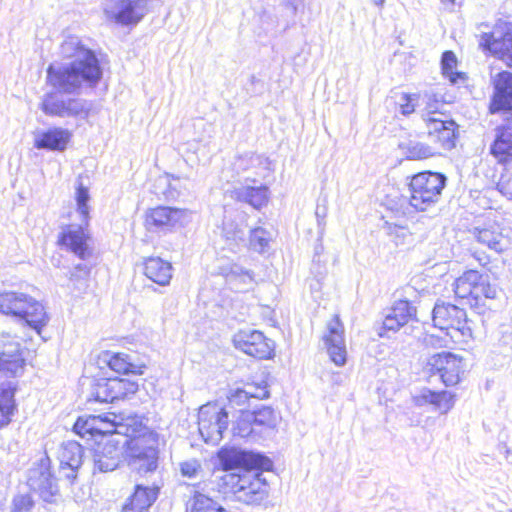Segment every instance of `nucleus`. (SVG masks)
<instances>
[{
  "label": "nucleus",
  "mask_w": 512,
  "mask_h": 512,
  "mask_svg": "<svg viewBox=\"0 0 512 512\" xmlns=\"http://www.w3.org/2000/svg\"><path fill=\"white\" fill-rule=\"evenodd\" d=\"M451 103L440 93L424 94L421 129L418 133V159L456 148L460 140V125L447 109Z\"/></svg>",
  "instance_id": "nucleus-1"
},
{
  "label": "nucleus",
  "mask_w": 512,
  "mask_h": 512,
  "mask_svg": "<svg viewBox=\"0 0 512 512\" xmlns=\"http://www.w3.org/2000/svg\"><path fill=\"white\" fill-rule=\"evenodd\" d=\"M451 287L456 302L482 316L492 311L501 293V288L488 275L474 268L464 270Z\"/></svg>",
  "instance_id": "nucleus-2"
},
{
  "label": "nucleus",
  "mask_w": 512,
  "mask_h": 512,
  "mask_svg": "<svg viewBox=\"0 0 512 512\" xmlns=\"http://www.w3.org/2000/svg\"><path fill=\"white\" fill-rule=\"evenodd\" d=\"M102 77L99 61L54 63L47 68V83L61 93H78L83 83L95 86Z\"/></svg>",
  "instance_id": "nucleus-3"
},
{
  "label": "nucleus",
  "mask_w": 512,
  "mask_h": 512,
  "mask_svg": "<svg viewBox=\"0 0 512 512\" xmlns=\"http://www.w3.org/2000/svg\"><path fill=\"white\" fill-rule=\"evenodd\" d=\"M262 471L250 470L239 473H225L217 481L218 491L226 497L232 495L245 504H258L268 494V484L262 479Z\"/></svg>",
  "instance_id": "nucleus-4"
},
{
  "label": "nucleus",
  "mask_w": 512,
  "mask_h": 512,
  "mask_svg": "<svg viewBox=\"0 0 512 512\" xmlns=\"http://www.w3.org/2000/svg\"><path fill=\"white\" fill-rule=\"evenodd\" d=\"M0 313L23 321L38 334L49 321L41 302L18 291L0 292Z\"/></svg>",
  "instance_id": "nucleus-5"
},
{
  "label": "nucleus",
  "mask_w": 512,
  "mask_h": 512,
  "mask_svg": "<svg viewBox=\"0 0 512 512\" xmlns=\"http://www.w3.org/2000/svg\"><path fill=\"white\" fill-rule=\"evenodd\" d=\"M126 442L129 465L140 475L153 473L159 462V435L146 431L138 436H132Z\"/></svg>",
  "instance_id": "nucleus-6"
},
{
  "label": "nucleus",
  "mask_w": 512,
  "mask_h": 512,
  "mask_svg": "<svg viewBox=\"0 0 512 512\" xmlns=\"http://www.w3.org/2000/svg\"><path fill=\"white\" fill-rule=\"evenodd\" d=\"M422 372L427 381L438 376L445 387H456L464 380L467 368L462 356L443 351L428 357L422 366Z\"/></svg>",
  "instance_id": "nucleus-7"
},
{
  "label": "nucleus",
  "mask_w": 512,
  "mask_h": 512,
  "mask_svg": "<svg viewBox=\"0 0 512 512\" xmlns=\"http://www.w3.org/2000/svg\"><path fill=\"white\" fill-rule=\"evenodd\" d=\"M478 47L486 55L502 61L512 70V23L497 20L477 36Z\"/></svg>",
  "instance_id": "nucleus-8"
},
{
  "label": "nucleus",
  "mask_w": 512,
  "mask_h": 512,
  "mask_svg": "<svg viewBox=\"0 0 512 512\" xmlns=\"http://www.w3.org/2000/svg\"><path fill=\"white\" fill-rule=\"evenodd\" d=\"M432 321L434 326L441 330L459 333L463 342L473 338L472 321L468 318L467 312L456 304L437 302L432 311Z\"/></svg>",
  "instance_id": "nucleus-9"
},
{
  "label": "nucleus",
  "mask_w": 512,
  "mask_h": 512,
  "mask_svg": "<svg viewBox=\"0 0 512 512\" xmlns=\"http://www.w3.org/2000/svg\"><path fill=\"white\" fill-rule=\"evenodd\" d=\"M27 485L46 503H57L61 499L58 480L51 471V460L41 457L28 470Z\"/></svg>",
  "instance_id": "nucleus-10"
},
{
  "label": "nucleus",
  "mask_w": 512,
  "mask_h": 512,
  "mask_svg": "<svg viewBox=\"0 0 512 512\" xmlns=\"http://www.w3.org/2000/svg\"><path fill=\"white\" fill-rule=\"evenodd\" d=\"M28 349L16 334L0 332V373L7 377H21L26 368Z\"/></svg>",
  "instance_id": "nucleus-11"
},
{
  "label": "nucleus",
  "mask_w": 512,
  "mask_h": 512,
  "mask_svg": "<svg viewBox=\"0 0 512 512\" xmlns=\"http://www.w3.org/2000/svg\"><path fill=\"white\" fill-rule=\"evenodd\" d=\"M218 459L225 473H239L250 470H270L273 466L272 461L260 453L241 450L234 447L222 448L218 452Z\"/></svg>",
  "instance_id": "nucleus-12"
},
{
  "label": "nucleus",
  "mask_w": 512,
  "mask_h": 512,
  "mask_svg": "<svg viewBox=\"0 0 512 512\" xmlns=\"http://www.w3.org/2000/svg\"><path fill=\"white\" fill-rule=\"evenodd\" d=\"M474 240L496 254L502 255L512 250V237L508 229L499 221L489 219L471 230Z\"/></svg>",
  "instance_id": "nucleus-13"
},
{
  "label": "nucleus",
  "mask_w": 512,
  "mask_h": 512,
  "mask_svg": "<svg viewBox=\"0 0 512 512\" xmlns=\"http://www.w3.org/2000/svg\"><path fill=\"white\" fill-rule=\"evenodd\" d=\"M228 413L217 405H203L198 413V429L202 439L212 445L218 444L228 427Z\"/></svg>",
  "instance_id": "nucleus-14"
},
{
  "label": "nucleus",
  "mask_w": 512,
  "mask_h": 512,
  "mask_svg": "<svg viewBox=\"0 0 512 512\" xmlns=\"http://www.w3.org/2000/svg\"><path fill=\"white\" fill-rule=\"evenodd\" d=\"M41 109L46 115L65 118L85 117L90 107L83 99L65 98L57 93H47L42 100Z\"/></svg>",
  "instance_id": "nucleus-15"
},
{
  "label": "nucleus",
  "mask_w": 512,
  "mask_h": 512,
  "mask_svg": "<svg viewBox=\"0 0 512 512\" xmlns=\"http://www.w3.org/2000/svg\"><path fill=\"white\" fill-rule=\"evenodd\" d=\"M138 385L124 378H101L92 387L91 397L100 403L114 402L135 394Z\"/></svg>",
  "instance_id": "nucleus-16"
},
{
  "label": "nucleus",
  "mask_w": 512,
  "mask_h": 512,
  "mask_svg": "<svg viewBox=\"0 0 512 512\" xmlns=\"http://www.w3.org/2000/svg\"><path fill=\"white\" fill-rule=\"evenodd\" d=\"M233 341L236 348L255 358L267 359L273 352V342L257 330H241Z\"/></svg>",
  "instance_id": "nucleus-17"
},
{
  "label": "nucleus",
  "mask_w": 512,
  "mask_h": 512,
  "mask_svg": "<svg viewBox=\"0 0 512 512\" xmlns=\"http://www.w3.org/2000/svg\"><path fill=\"white\" fill-rule=\"evenodd\" d=\"M345 330L338 315L327 324V333L323 336L330 360L337 366H343L347 360Z\"/></svg>",
  "instance_id": "nucleus-18"
},
{
  "label": "nucleus",
  "mask_w": 512,
  "mask_h": 512,
  "mask_svg": "<svg viewBox=\"0 0 512 512\" xmlns=\"http://www.w3.org/2000/svg\"><path fill=\"white\" fill-rule=\"evenodd\" d=\"M122 447L114 437H106L97 443L93 452L94 472L106 473L115 470L121 461Z\"/></svg>",
  "instance_id": "nucleus-19"
},
{
  "label": "nucleus",
  "mask_w": 512,
  "mask_h": 512,
  "mask_svg": "<svg viewBox=\"0 0 512 512\" xmlns=\"http://www.w3.org/2000/svg\"><path fill=\"white\" fill-rule=\"evenodd\" d=\"M456 395L447 390H427L422 393L418 406L420 415L429 417L433 413L436 417L447 414L455 404Z\"/></svg>",
  "instance_id": "nucleus-20"
},
{
  "label": "nucleus",
  "mask_w": 512,
  "mask_h": 512,
  "mask_svg": "<svg viewBox=\"0 0 512 512\" xmlns=\"http://www.w3.org/2000/svg\"><path fill=\"white\" fill-rule=\"evenodd\" d=\"M108 19L122 25H135L147 12L146 0H118L116 8L104 9Z\"/></svg>",
  "instance_id": "nucleus-21"
},
{
  "label": "nucleus",
  "mask_w": 512,
  "mask_h": 512,
  "mask_svg": "<svg viewBox=\"0 0 512 512\" xmlns=\"http://www.w3.org/2000/svg\"><path fill=\"white\" fill-rule=\"evenodd\" d=\"M84 449L76 441L63 442L58 449L60 473L70 482L77 478L83 463Z\"/></svg>",
  "instance_id": "nucleus-22"
},
{
  "label": "nucleus",
  "mask_w": 512,
  "mask_h": 512,
  "mask_svg": "<svg viewBox=\"0 0 512 512\" xmlns=\"http://www.w3.org/2000/svg\"><path fill=\"white\" fill-rule=\"evenodd\" d=\"M494 93L489 105L491 113H512V72L502 70L493 79Z\"/></svg>",
  "instance_id": "nucleus-23"
},
{
  "label": "nucleus",
  "mask_w": 512,
  "mask_h": 512,
  "mask_svg": "<svg viewBox=\"0 0 512 512\" xmlns=\"http://www.w3.org/2000/svg\"><path fill=\"white\" fill-rule=\"evenodd\" d=\"M446 184L444 174L432 171L418 172V199L425 205L439 200Z\"/></svg>",
  "instance_id": "nucleus-24"
},
{
  "label": "nucleus",
  "mask_w": 512,
  "mask_h": 512,
  "mask_svg": "<svg viewBox=\"0 0 512 512\" xmlns=\"http://www.w3.org/2000/svg\"><path fill=\"white\" fill-rule=\"evenodd\" d=\"M489 152L498 164L507 166L512 163V122L496 128Z\"/></svg>",
  "instance_id": "nucleus-25"
},
{
  "label": "nucleus",
  "mask_w": 512,
  "mask_h": 512,
  "mask_svg": "<svg viewBox=\"0 0 512 512\" xmlns=\"http://www.w3.org/2000/svg\"><path fill=\"white\" fill-rule=\"evenodd\" d=\"M87 239L82 225H70L61 233L59 242L79 258L86 259L91 254Z\"/></svg>",
  "instance_id": "nucleus-26"
},
{
  "label": "nucleus",
  "mask_w": 512,
  "mask_h": 512,
  "mask_svg": "<svg viewBox=\"0 0 512 512\" xmlns=\"http://www.w3.org/2000/svg\"><path fill=\"white\" fill-rule=\"evenodd\" d=\"M71 132L67 129L55 127L39 133L35 137L34 146L37 149L64 151L71 139Z\"/></svg>",
  "instance_id": "nucleus-27"
},
{
  "label": "nucleus",
  "mask_w": 512,
  "mask_h": 512,
  "mask_svg": "<svg viewBox=\"0 0 512 512\" xmlns=\"http://www.w3.org/2000/svg\"><path fill=\"white\" fill-rule=\"evenodd\" d=\"M185 211L181 209L160 206L151 209L146 216L148 228H169L175 226L184 217Z\"/></svg>",
  "instance_id": "nucleus-28"
},
{
  "label": "nucleus",
  "mask_w": 512,
  "mask_h": 512,
  "mask_svg": "<svg viewBox=\"0 0 512 512\" xmlns=\"http://www.w3.org/2000/svg\"><path fill=\"white\" fill-rule=\"evenodd\" d=\"M16 389V384L13 382L0 381V429L9 425L17 411Z\"/></svg>",
  "instance_id": "nucleus-29"
},
{
  "label": "nucleus",
  "mask_w": 512,
  "mask_h": 512,
  "mask_svg": "<svg viewBox=\"0 0 512 512\" xmlns=\"http://www.w3.org/2000/svg\"><path fill=\"white\" fill-rule=\"evenodd\" d=\"M158 489L137 485L133 495L123 507V512H149L157 499Z\"/></svg>",
  "instance_id": "nucleus-30"
},
{
  "label": "nucleus",
  "mask_w": 512,
  "mask_h": 512,
  "mask_svg": "<svg viewBox=\"0 0 512 512\" xmlns=\"http://www.w3.org/2000/svg\"><path fill=\"white\" fill-rule=\"evenodd\" d=\"M172 265L160 257H150L144 261V274L154 283L166 286L172 278Z\"/></svg>",
  "instance_id": "nucleus-31"
},
{
  "label": "nucleus",
  "mask_w": 512,
  "mask_h": 512,
  "mask_svg": "<svg viewBox=\"0 0 512 512\" xmlns=\"http://www.w3.org/2000/svg\"><path fill=\"white\" fill-rule=\"evenodd\" d=\"M60 54L64 58H75L73 62H88L90 58L99 61L93 51L81 44L77 36H69L62 42Z\"/></svg>",
  "instance_id": "nucleus-32"
},
{
  "label": "nucleus",
  "mask_w": 512,
  "mask_h": 512,
  "mask_svg": "<svg viewBox=\"0 0 512 512\" xmlns=\"http://www.w3.org/2000/svg\"><path fill=\"white\" fill-rule=\"evenodd\" d=\"M233 197L259 209L268 201V188L262 185L258 187L249 185L237 187L233 191Z\"/></svg>",
  "instance_id": "nucleus-33"
},
{
  "label": "nucleus",
  "mask_w": 512,
  "mask_h": 512,
  "mask_svg": "<svg viewBox=\"0 0 512 512\" xmlns=\"http://www.w3.org/2000/svg\"><path fill=\"white\" fill-rule=\"evenodd\" d=\"M98 419L97 425L104 430H110L109 432H102L101 435H109L108 437H113L114 434H123L127 436H131V433L136 432V429L132 427V424H135L134 418L128 417L126 419V423H124V419L120 416L113 415V418L105 416H96Z\"/></svg>",
  "instance_id": "nucleus-34"
},
{
  "label": "nucleus",
  "mask_w": 512,
  "mask_h": 512,
  "mask_svg": "<svg viewBox=\"0 0 512 512\" xmlns=\"http://www.w3.org/2000/svg\"><path fill=\"white\" fill-rule=\"evenodd\" d=\"M441 73L453 85L464 84L468 80L466 72L457 71L458 58L451 50H446L441 56Z\"/></svg>",
  "instance_id": "nucleus-35"
},
{
  "label": "nucleus",
  "mask_w": 512,
  "mask_h": 512,
  "mask_svg": "<svg viewBox=\"0 0 512 512\" xmlns=\"http://www.w3.org/2000/svg\"><path fill=\"white\" fill-rule=\"evenodd\" d=\"M189 512H228L222 505L218 504L212 498L202 494L195 493L189 501Z\"/></svg>",
  "instance_id": "nucleus-36"
},
{
  "label": "nucleus",
  "mask_w": 512,
  "mask_h": 512,
  "mask_svg": "<svg viewBox=\"0 0 512 512\" xmlns=\"http://www.w3.org/2000/svg\"><path fill=\"white\" fill-rule=\"evenodd\" d=\"M248 417L252 419L255 426H264L267 428H274L277 424V414L268 406H263L253 412H248Z\"/></svg>",
  "instance_id": "nucleus-37"
},
{
  "label": "nucleus",
  "mask_w": 512,
  "mask_h": 512,
  "mask_svg": "<svg viewBox=\"0 0 512 512\" xmlns=\"http://www.w3.org/2000/svg\"><path fill=\"white\" fill-rule=\"evenodd\" d=\"M107 364L111 370L117 373H141L140 371L137 370L138 367L129 361L128 355L123 353H115L109 355Z\"/></svg>",
  "instance_id": "nucleus-38"
},
{
  "label": "nucleus",
  "mask_w": 512,
  "mask_h": 512,
  "mask_svg": "<svg viewBox=\"0 0 512 512\" xmlns=\"http://www.w3.org/2000/svg\"><path fill=\"white\" fill-rule=\"evenodd\" d=\"M264 159L255 154H245L235 158L232 166L237 174L248 172L250 169L256 168L263 163Z\"/></svg>",
  "instance_id": "nucleus-39"
},
{
  "label": "nucleus",
  "mask_w": 512,
  "mask_h": 512,
  "mask_svg": "<svg viewBox=\"0 0 512 512\" xmlns=\"http://www.w3.org/2000/svg\"><path fill=\"white\" fill-rule=\"evenodd\" d=\"M97 421H98V419L96 418V416H91L86 419L79 417L77 419V421L75 422L73 429L77 434H79L81 436H84L85 434L94 435L96 433L110 431V430H104L103 428L99 427L97 425Z\"/></svg>",
  "instance_id": "nucleus-40"
},
{
  "label": "nucleus",
  "mask_w": 512,
  "mask_h": 512,
  "mask_svg": "<svg viewBox=\"0 0 512 512\" xmlns=\"http://www.w3.org/2000/svg\"><path fill=\"white\" fill-rule=\"evenodd\" d=\"M270 234L263 228L257 227L250 231V247L256 252L262 253L268 247Z\"/></svg>",
  "instance_id": "nucleus-41"
},
{
  "label": "nucleus",
  "mask_w": 512,
  "mask_h": 512,
  "mask_svg": "<svg viewBox=\"0 0 512 512\" xmlns=\"http://www.w3.org/2000/svg\"><path fill=\"white\" fill-rule=\"evenodd\" d=\"M90 199L88 188L81 182L76 188L77 211L82 217V222L87 225L89 217L88 201Z\"/></svg>",
  "instance_id": "nucleus-42"
},
{
  "label": "nucleus",
  "mask_w": 512,
  "mask_h": 512,
  "mask_svg": "<svg viewBox=\"0 0 512 512\" xmlns=\"http://www.w3.org/2000/svg\"><path fill=\"white\" fill-rule=\"evenodd\" d=\"M179 471L183 477L195 479L202 476L203 467L200 460L190 458L179 463Z\"/></svg>",
  "instance_id": "nucleus-43"
},
{
  "label": "nucleus",
  "mask_w": 512,
  "mask_h": 512,
  "mask_svg": "<svg viewBox=\"0 0 512 512\" xmlns=\"http://www.w3.org/2000/svg\"><path fill=\"white\" fill-rule=\"evenodd\" d=\"M254 426L252 419L248 417V412H245L233 426V434L241 438H246L252 434Z\"/></svg>",
  "instance_id": "nucleus-44"
},
{
  "label": "nucleus",
  "mask_w": 512,
  "mask_h": 512,
  "mask_svg": "<svg viewBox=\"0 0 512 512\" xmlns=\"http://www.w3.org/2000/svg\"><path fill=\"white\" fill-rule=\"evenodd\" d=\"M34 501L29 494H19L13 498L11 512H30Z\"/></svg>",
  "instance_id": "nucleus-45"
},
{
  "label": "nucleus",
  "mask_w": 512,
  "mask_h": 512,
  "mask_svg": "<svg viewBox=\"0 0 512 512\" xmlns=\"http://www.w3.org/2000/svg\"><path fill=\"white\" fill-rule=\"evenodd\" d=\"M497 190L508 199L512 200V173L505 170L496 183Z\"/></svg>",
  "instance_id": "nucleus-46"
},
{
  "label": "nucleus",
  "mask_w": 512,
  "mask_h": 512,
  "mask_svg": "<svg viewBox=\"0 0 512 512\" xmlns=\"http://www.w3.org/2000/svg\"><path fill=\"white\" fill-rule=\"evenodd\" d=\"M390 313L398 317L399 321L404 322L406 324L408 322V319L411 317L410 303L406 300H399L392 307Z\"/></svg>",
  "instance_id": "nucleus-47"
},
{
  "label": "nucleus",
  "mask_w": 512,
  "mask_h": 512,
  "mask_svg": "<svg viewBox=\"0 0 512 512\" xmlns=\"http://www.w3.org/2000/svg\"><path fill=\"white\" fill-rule=\"evenodd\" d=\"M227 277L230 282L238 281L239 278H247L248 283H254L253 271L247 270L236 264L231 267L230 273Z\"/></svg>",
  "instance_id": "nucleus-48"
},
{
  "label": "nucleus",
  "mask_w": 512,
  "mask_h": 512,
  "mask_svg": "<svg viewBox=\"0 0 512 512\" xmlns=\"http://www.w3.org/2000/svg\"><path fill=\"white\" fill-rule=\"evenodd\" d=\"M247 391L251 392V398L265 399L269 397V391L265 382L261 384H248Z\"/></svg>",
  "instance_id": "nucleus-49"
},
{
  "label": "nucleus",
  "mask_w": 512,
  "mask_h": 512,
  "mask_svg": "<svg viewBox=\"0 0 512 512\" xmlns=\"http://www.w3.org/2000/svg\"><path fill=\"white\" fill-rule=\"evenodd\" d=\"M471 256L483 268L491 263V256L483 250L473 249L471 250Z\"/></svg>",
  "instance_id": "nucleus-50"
},
{
  "label": "nucleus",
  "mask_w": 512,
  "mask_h": 512,
  "mask_svg": "<svg viewBox=\"0 0 512 512\" xmlns=\"http://www.w3.org/2000/svg\"><path fill=\"white\" fill-rule=\"evenodd\" d=\"M403 325H405V323L399 321L398 317L394 316L392 313L387 314L383 321V329L387 331H396Z\"/></svg>",
  "instance_id": "nucleus-51"
},
{
  "label": "nucleus",
  "mask_w": 512,
  "mask_h": 512,
  "mask_svg": "<svg viewBox=\"0 0 512 512\" xmlns=\"http://www.w3.org/2000/svg\"><path fill=\"white\" fill-rule=\"evenodd\" d=\"M251 392L247 391L246 387L244 389H236L230 396V401L236 404L245 403L250 397Z\"/></svg>",
  "instance_id": "nucleus-52"
},
{
  "label": "nucleus",
  "mask_w": 512,
  "mask_h": 512,
  "mask_svg": "<svg viewBox=\"0 0 512 512\" xmlns=\"http://www.w3.org/2000/svg\"><path fill=\"white\" fill-rule=\"evenodd\" d=\"M401 154L405 155L407 159H415L416 158V148L411 145V143L401 142L398 146Z\"/></svg>",
  "instance_id": "nucleus-53"
},
{
  "label": "nucleus",
  "mask_w": 512,
  "mask_h": 512,
  "mask_svg": "<svg viewBox=\"0 0 512 512\" xmlns=\"http://www.w3.org/2000/svg\"><path fill=\"white\" fill-rule=\"evenodd\" d=\"M404 103H400L401 113L408 115L414 112L415 106L412 103V98L409 95L404 94L401 98Z\"/></svg>",
  "instance_id": "nucleus-54"
},
{
  "label": "nucleus",
  "mask_w": 512,
  "mask_h": 512,
  "mask_svg": "<svg viewBox=\"0 0 512 512\" xmlns=\"http://www.w3.org/2000/svg\"><path fill=\"white\" fill-rule=\"evenodd\" d=\"M408 179H410V182L408 184V188H409V192H410V201H409V205L411 207H414V204L412 203V200H414L416 198L415 196V192H416V188L414 186V180L416 179V175H413L411 177H408Z\"/></svg>",
  "instance_id": "nucleus-55"
},
{
  "label": "nucleus",
  "mask_w": 512,
  "mask_h": 512,
  "mask_svg": "<svg viewBox=\"0 0 512 512\" xmlns=\"http://www.w3.org/2000/svg\"><path fill=\"white\" fill-rule=\"evenodd\" d=\"M237 282L244 285V287L241 288L242 290H248L253 284V283H248L247 278H239Z\"/></svg>",
  "instance_id": "nucleus-56"
},
{
  "label": "nucleus",
  "mask_w": 512,
  "mask_h": 512,
  "mask_svg": "<svg viewBox=\"0 0 512 512\" xmlns=\"http://www.w3.org/2000/svg\"><path fill=\"white\" fill-rule=\"evenodd\" d=\"M75 270L76 271H79L80 273L84 274V275H87L89 273V269L86 265L84 264H79L75 267Z\"/></svg>",
  "instance_id": "nucleus-57"
},
{
  "label": "nucleus",
  "mask_w": 512,
  "mask_h": 512,
  "mask_svg": "<svg viewBox=\"0 0 512 512\" xmlns=\"http://www.w3.org/2000/svg\"><path fill=\"white\" fill-rule=\"evenodd\" d=\"M297 0H289L288 1V5L291 7V9L293 10V13H296L297 11V3H296Z\"/></svg>",
  "instance_id": "nucleus-58"
},
{
  "label": "nucleus",
  "mask_w": 512,
  "mask_h": 512,
  "mask_svg": "<svg viewBox=\"0 0 512 512\" xmlns=\"http://www.w3.org/2000/svg\"><path fill=\"white\" fill-rule=\"evenodd\" d=\"M372 1L378 7H382L384 5V2H385V0H372Z\"/></svg>",
  "instance_id": "nucleus-59"
},
{
  "label": "nucleus",
  "mask_w": 512,
  "mask_h": 512,
  "mask_svg": "<svg viewBox=\"0 0 512 512\" xmlns=\"http://www.w3.org/2000/svg\"><path fill=\"white\" fill-rule=\"evenodd\" d=\"M322 215V212L319 211V208L316 209V216L319 218Z\"/></svg>",
  "instance_id": "nucleus-60"
},
{
  "label": "nucleus",
  "mask_w": 512,
  "mask_h": 512,
  "mask_svg": "<svg viewBox=\"0 0 512 512\" xmlns=\"http://www.w3.org/2000/svg\"><path fill=\"white\" fill-rule=\"evenodd\" d=\"M322 215V212L319 211V208L316 209V216L319 218Z\"/></svg>",
  "instance_id": "nucleus-61"
},
{
  "label": "nucleus",
  "mask_w": 512,
  "mask_h": 512,
  "mask_svg": "<svg viewBox=\"0 0 512 512\" xmlns=\"http://www.w3.org/2000/svg\"><path fill=\"white\" fill-rule=\"evenodd\" d=\"M74 277H76V273H75V272H73V273L71 274V279H72V278H74Z\"/></svg>",
  "instance_id": "nucleus-62"
}]
</instances>
